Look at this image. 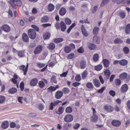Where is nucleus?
Masks as SVG:
<instances>
[{
	"instance_id": "nucleus-28",
	"label": "nucleus",
	"mask_w": 130,
	"mask_h": 130,
	"mask_svg": "<svg viewBox=\"0 0 130 130\" xmlns=\"http://www.w3.org/2000/svg\"><path fill=\"white\" fill-rule=\"evenodd\" d=\"M91 120L93 122H96L98 119V117L95 114H93L91 118Z\"/></svg>"
},
{
	"instance_id": "nucleus-7",
	"label": "nucleus",
	"mask_w": 130,
	"mask_h": 130,
	"mask_svg": "<svg viewBox=\"0 0 130 130\" xmlns=\"http://www.w3.org/2000/svg\"><path fill=\"white\" fill-rule=\"evenodd\" d=\"M128 89L127 85L126 84H125L121 86L120 91L122 93H125L127 91Z\"/></svg>"
},
{
	"instance_id": "nucleus-63",
	"label": "nucleus",
	"mask_w": 130,
	"mask_h": 130,
	"mask_svg": "<svg viewBox=\"0 0 130 130\" xmlns=\"http://www.w3.org/2000/svg\"><path fill=\"white\" fill-rule=\"evenodd\" d=\"M109 94L112 96H114L116 95V93L115 92L112 90H110L109 92Z\"/></svg>"
},
{
	"instance_id": "nucleus-21",
	"label": "nucleus",
	"mask_w": 130,
	"mask_h": 130,
	"mask_svg": "<svg viewBox=\"0 0 130 130\" xmlns=\"http://www.w3.org/2000/svg\"><path fill=\"white\" fill-rule=\"evenodd\" d=\"M93 40L94 42H96L97 44L100 43V38L98 37L96 35H95L93 38Z\"/></svg>"
},
{
	"instance_id": "nucleus-56",
	"label": "nucleus",
	"mask_w": 130,
	"mask_h": 130,
	"mask_svg": "<svg viewBox=\"0 0 130 130\" xmlns=\"http://www.w3.org/2000/svg\"><path fill=\"white\" fill-rule=\"evenodd\" d=\"M119 15L121 18L122 19H123L125 17V14L123 12H121L120 13Z\"/></svg>"
},
{
	"instance_id": "nucleus-33",
	"label": "nucleus",
	"mask_w": 130,
	"mask_h": 130,
	"mask_svg": "<svg viewBox=\"0 0 130 130\" xmlns=\"http://www.w3.org/2000/svg\"><path fill=\"white\" fill-rule=\"evenodd\" d=\"M93 59L95 61H97L98 60L99 56L98 54L97 53L94 54L93 56Z\"/></svg>"
},
{
	"instance_id": "nucleus-43",
	"label": "nucleus",
	"mask_w": 130,
	"mask_h": 130,
	"mask_svg": "<svg viewBox=\"0 0 130 130\" xmlns=\"http://www.w3.org/2000/svg\"><path fill=\"white\" fill-rule=\"evenodd\" d=\"M104 73L106 76L107 75L108 77H109L110 74V72L109 70L107 69L105 71Z\"/></svg>"
},
{
	"instance_id": "nucleus-42",
	"label": "nucleus",
	"mask_w": 130,
	"mask_h": 130,
	"mask_svg": "<svg viewBox=\"0 0 130 130\" xmlns=\"http://www.w3.org/2000/svg\"><path fill=\"white\" fill-rule=\"evenodd\" d=\"M48 20V18L46 16L43 17L42 18L41 21L42 22H47Z\"/></svg>"
},
{
	"instance_id": "nucleus-37",
	"label": "nucleus",
	"mask_w": 130,
	"mask_h": 130,
	"mask_svg": "<svg viewBox=\"0 0 130 130\" xmlns=\"http://www.w3.org/2000/svg\"><path fill=\"white\" fill-rule=\"evenodd\" d=\"M64 49L65 52L67 53L70 52L71 51V48H70V47L68 46H66L65 47Z\"/></svg>"
},
{
	"instance_id": "nucleus-53",
	"label": "nucleus",
	"mask_w": 130,
	"mask_h": 130,
	"mask_svg": "<svg viewBox=\"0 0 130 130\" xmlns=\"http://www.w3.org/2000/svg\"><path fill=\"white\" fill-rule=\"evenodd\" d=\"M31 27L32 28L34 29H33L35 30V31L36 30L37 31H38L39 30V28L35 25H31Z\"/></svg>"
},
{
	"instance_id": "nucleus-24",
	"label": "nucleus",
	"mask_w": 130,
	"mask_h": 130,
	"mask_svg": "<svg viewBox=\"0 0 130 130\" xmlns=\"http://www.w3.org/2000/svg\"><path fill=\"white\" fill-rule=\"evenodd\" d=\"M17 89L15 88H10L8 90L9 92L11 94H14L17 92Z\"/></svg>"
},
{
	"instance_id": "nucleus-49",
	"label": "nucleus",
	"mask_w": 130,
	"mask_h": 130,
	"mask_svg": "<svg viewBox=\"0 0 130 130\" xmlns=\"http://www.w3.org/2000/svg\"><path fill=\"white\" fill-rule=\"evenodd\" d=\"M56 77L55 76H53L51 79V81L52 82H54L55 83H56L57 81L56 80Z\"/></svg>"
},
{
	"instance_id": "nucleus-40",
	"label": "nucleus",
	"mask_w": 130,
	"mask_h": 130,
	"mask_svg": "<svg viewBox=\"0 0 130 130\" xmlns=\"http://www.w3.org/2000/svg\"><path fill=\"white\" fill-rule=\"evenodd\" d=\"M87 87L89 89H93L94 88V86L90 82H88L86 84Z\"/></svg>"
},
{
	"instance_id": "nucleus-1",
	"label": "nucleus",
	"mask_w": 130,
	"mask_h": 130,
	"mask_svg": "<svg viewBox=\"0 0 130 130\" xmlns=\"http://www.w3.org/2000/svg\"><path fill=\"white\" fill-rule=\"evenodd\" d=\"M28 35L29 38L32 39H35L36 36L35 31L33 29H29L28 31Z\"/></svg>"
},
{
	"instance_id": "nucleus-25",
	"label": "nucleus",
	"mask_w": 130,
	"mask_h": 130,
	"mask_svg": "<svg viewBox=\"0 0 130 130\" xmlns=\"http://www.w3.org/2000/svg\"><path fill=\"white\" fill-rule=\"evenodd\" d=\"M51 36V34L49 32H47L43 35V38L44 40L49 39Z\"/></svg>"
},
{
	"instance_id": "nucleus-27",
	"label": "nucleus",
	"mask_w": 130,
	"mask_h": 130,
	"mask_svg": "<svg viewBox=\"0 0 130 130\" xmlns=\"http://www.w3.org/2000/svg\"><path fill=\"white\" fill-rule=\"evenodd\" d=\"M128 62L127 60L123 59L120 61L119 64L122 66H125L127 64Z\"/></svg>"
},
{
	"instance_id": "nucleus-10",
	"label": "nucleus",
	"mask_w": 130,
	"mask_h": 130,
	"mask_svg": "<svg viewBox=\"0 0 130 130\" xmlns=\"http://www.w3.org/2000/svg\"><path fill=\"white\" fill-rule=\"evenodd\" d=\"M60 28L61 30L63 32L67 28V26L64 22L62 21L60 23Z\"/></svg>"
},
{
	"instance_id": "nucleus-17",
	"label": "nucleus",
	"mask_w": 130,
	"mask_h": 130,
	"mask_svg": "<svg viewBox=\"0 0 130 130\" xmlns=\"http://www.w3.org/2000/svg\"><path fill=\"white\" fill-rule=\"evenodd\" d=\"M81 30L83 35L85 37L87 36L88 34L86 30L83 25H82L81 27Z\"/></svg>"
},
{
	"instance_id": "nucleus-57",
	"label": "nucleus",
	"mask_w": 130,
	"mask_h": 130,
	"mask_svg": "<svg viewBox=\"0 0 130 130\" xmlns=\"http://www.w3.org/2000/svg\"><path fill=\"white\" fill-rule=\"evenodd\" d=\"M105 89V87H104L102 88L101 89L97 91L99 93H102L104 90Z\"/></svg>"
},
{
	"instance_id": "nucleus-64",
	"label": "nucleus",
	"mask_w": 130,
	"mask_h": 130,
	"mask_svg": "<svg viewBox=\"0 0 130 130\" xmlns=\"http://www.w3.org/2000/svg\"><path fill=\"white\" fill-rule=\"evenodd\" d=\"M80 124L78 123H76L75 124L73 127V128L75 129H77L80 126Z\"/></svg>"
},
{
	"instance_id": "nucleus-4",
	"label": "nucleus",
	"mask_w": 130,
	"mask_h": 130,
	"mask_svg": "<svg viewBox=\"0 0 130 130\" xmlns=\"http://www.w3.org/2000/svg\"><path fill=\"white\" fill-rule=\"evenodd\" d=\"M119 77L121 79H126L127 80H128L130 79V76L128 75L126 73H121L119 76Z\"/></svg>"
},
{
	"instance_id": "nucleus-11",
	"label": "nucleus",
	"mask_w": 130,
	"mask_h": 130,
	"mask_svg": "<svg viewBox=\"0 0 130 130\" xmlns=\"http://www.w3.org/2000/svg\"><path fill=\"white\" fill-rule=\"evenodd\" d=\"M38 79L37 78H34L32 79L30 81L29 84L31 86H35L38 83Z\"/></svg>"
},
{
	"instance_id": "nucleus-55",
	"label": "nucleus",
	"mask_w": 130,
	"mask_h": 130,
	"mask_svg": "<svg viewBox=\"0 0 130 130\" xmlns=\"http://www.w3.org/2000/svg\"><path fill=\"white\" fill-rule=\"evenodd\" d=\"M55 26L57 30H58L60 29V24L58 22H57L55 24Z\"/></svg>"
},
{
	"instance_id": "nucleus-23",
	"label": "nucleus",
	"mask_w": 130,
	"mask_h": 130,
	"mask_svg": "<svg viewBox=\"0 0 130 130\" xmlns=\"http://www.w3.org/2000/svg\"><path fill=\"white\" fill-rule=\"evenodd\" d=\"M86 63L84 60L82 61L80 63V67L81 69H84L86 67Z\"/></svg>"
},
{
	"instance_id": "nucleus-30",
	"label": "nucleus",
	"mask_w": 130,
	"mask_h": 130,
	"mask_svg": "<svg viewBox=\"0 0 130 130\" xmlns=\"http://www.w3.org/2000/svg\"><path fill=\"white\" fill-rule=\"evenodd\" d=\"M55 44L53 43L48 44V46H47V48H48L52 50H54L55 48Z\"/></svg>"
},
{
	"instance_id": "nucleus-35",
	"label": "nucleus",
	"mask_w": 130,
	"mask_h": 130,
	"mask_svg": "<svg viewBox=\"0 0 130 130\" xmlns=\"http://www.w3.org/2000/svg\"><path fill=\"white\" fill-rule=\"evenodd\" d=\"M47 90L48 92H52L55 91L56 90V89H55V87L54 86H51L48 88Z\"/></svg>"
},
{
	"instance_id": "nucleus-46",
	"label": "nucleus",
	"mask_w": 130,
	"mask_h": 130,
	"mask_svg": "<svg viewBox=\"0 0 130 130\" xmlns=\"http://www.w3.org/2000/svg\"><path fill=\"white\" fill-rule=\"evenodd\" d=\"M99 29V28L98 27L96 26L95 27L93 30V34H97L98 33Z\"/></svg>"
},
{
	"instance_id": "nucleus-32",
	"label": "nucleus",
	"mask_w": 130,
	"mask_h": 130,
	"mask_svg": "<svg viewBox=\"0 0 130 130\" xmlns=\"http://www.w3.org/2000/svg\"><path fill=\"white\" fill-rule=\"evenodd\" d=\"M103 67V66L102 64H99L95 66L94 67V69L97 71H100Z\"/></svg>"
},
{
	"instance_id": "nucleus-58",
	"label": "nucleus",
	"mask_w": 130,
	"mask_h": 130,
	"mask_svg": "<svg viewBox=\"0 0 130 130\" xmlns=\"http://www.w3.org/2000/svg\"><path fill=\"white\" fill-rule=\"evenodd\" d=\"M70 48H71V50H74L75 48V45L73 43H70L69 44V46H68Z\"/></svg>"
},
{
	"instance_id": "nucleus-52",
	"label": "nucleus",
	"mask_w": 130,
	"mask_h": 130,
	"mask_svg": "<svg viewBox=\"0 0 130 130\" xmlns=\"http://www.w3.org/2000/svg\"><path fill=\"white\" fill-rule=\"evenodd\" d=\"M9 3H10L11 4V6L13 7V8L14 9H16V4H15V2H10V1L9 2Z\"/></svg>"
},
{
	"instance_id": "nucleus-31",
	"label": "nucleus",
	"mask_w": 130,
	"mask_h": 130,
	"mask_svg": "<svg viewBox=\"0 0 130 130\" xmlns=\"http://www.w3.org/2000/svg\"><path fill=\"white\" fill-rule=\"evenodd\" d=\"M88 74V72L87 70H85L82 73V77L83 79H84L87 78V76Z\"/></svg>"
},
{
	"instance_id": "nucleus-18",
	"label": "nucleus",
	"mask_w": 130,
	"mask_h": 130,
	"mask_svg": "<svg viewBox=\"0 0 130 130\" xmlns=\"http://www.w3.org/2000/svg\"><path fill=\"white\" fill-rule=\"evenodd\" d=\"M103 61L104 67H107L109 66L110 64V62L108 60L106 59H104L103 60Z\"/></svg>"
},
{
	"instance_id": "nucleus-41",
	"label": "nucleus",
	"mask_w": 130,
	"mask_h": 130,
	"mask_svg": "<svg viewBox=\"0 0 130 130\" xmlns=\"http://www.w3.org/2000/svg\"><path fill=\"white\" fill-rule=\"evenodd\" d=\"M123 50L124 53L126 54H127L129 52V48L126 46L124 47L123 49Z\"/></svg>"
},
{
	"instance_id": "nucleus-36",
	"label": "nucleus",
	"mask_w": 130,
	"mask_h": 130,
	"mask_svg": "<svg viewBox=\"0 0 130 130\" xmlns=\"http://www.w3.org/2000/svg\"><path fill=\"white\" fill-rule=\"evenodd\" d=\"M65 111L66 112L69 113L72 112L73 109L71 107L69 106L66 108Z\"/></svg>"
},
{
	"instance_id": "nucleus-12",
	"label": "nucleus",
	"mask_w": 130,
	"mask_h": 130,
	"mask_svg": "<svg viewBox=\"0 0 130 130\" xmlns=\"http://www.w3.org/2000/svg\"><path fill=\"white\" fill-rule=\"evenodd\" d=\"M22 39L23 41L26 42H28L29 41V37L26 34L24 33L22 34Z\"/></svg>"
},
{
	"instance_id": "nucleus-29",
	"label": "nucleus",
	"mask_w": 130,
	"mask_h": 130,
	"mask_svg": "<svg viewBox=\"0 0 130 130\" xmlns=\"http://www.w3.org/2000/svg\"><path fill=\"white\" fill-rule=\"evenodd\" d=\"M62 92L65 94H67L69 93L70 90L67 87H64L62 90Z\"/></svg>"
},
{
	"instance_id": "nucleus-44",
	"label": "nucleus",
	"mask_w": 130,
	"mask_h": 130,
	"mask_svg": "<svg viewBox=\"0 0 130 130\" xmlns=\"http://www.w3.org/2000/svg\"><path fill=\"white\" fill-rule=\"evenodd\" d=\"M65 22L68 25H70L71 23V21L68 18H66L65 19Z\"/></svg>"
},
{
	"instance_id": "nucleus-14",
	"label": "nucleus",
	"mask_w": 130,
	"mask_h": 130,
	"mask_svg": "<svg viewBox=\"0 0 130 130\" xmlns=\"http://www.w3.org/2000/svg\"><path fill=\"white\" fill-rule=\"evenodd\" d=\"M66 12V9L64 7H62L61 8L59 11V14L63 16L64 15Z\"/></svg>"
},
{
	"instance_id": "nucleus-59",
	"label": "nucleus",
	"mask_w": 130,
	"mask_h": 130,
	"mask_svg": "<svg viewBox=\"0 0 130 130\" xmlns=\"http://www.w3.org/2000/svg\"><path fill=\"white\" fill-rule=\"evenodd\" d=\"M59 103H62V102L57 100H54L53 103L54 104V106L57 105Z\"/></svg>"
},
{
	"instance_id": "nucleus-22",
	"label": "nucleus",
	"mask_w": 130,
	"mask_h": 130,
	"mask_svg": "<svg viewBox=\"0 0 130 130\" xmlns=\"http://www.w3.org/2000/svg\"><path fill=\"white\" fill-rule=\"evenodd\" d=\"M123 41L120 38H117L115 39L114 42L116 44H120L123 43Z\"/></svg>"
},
{
	"instance_id": "nucleus-38",
	"label": "nucleus",
	"mask_w": 130,
	"mask_h": 130,
	"mask_svg": "<svg viewBox=\"0 0 130 130\" xmlns=\"http://www.w3.org/2000/svg\"><path fill=\"white\" fill-rule=\"evenodd\" d=\"M38 85L39 87L41 88H43L45 86L44 83L42 81H39Z\"/></svg>"
},
{
	"instance_id": "nucleus-54",
	"label": "nucleus",
	"mask_w": 130,
	"mask_h": 130,
	"mask_svg": "<svg viewBox=\"0 0 130 130\" xmlns=\"http://www.w3.org/2000/svg\"><path fill=\"white\" fill-rule=\"evenodd\" d=\"M77 51L79 53H82L84 52V50L82 46L77 50Z\"/></svg>"
},
{
	"instance_id": "nucleus-19",
	"label": "nucleus",
	"mask_w": 130,
	"mask_h": 130,
	"mask_svg": "<svg viewBox=\"0 0 130 130\" xmlns=\"http://www.w3.org/2000/svg\"><path fill=\"white\" fill-rule=\"evenodd\" d=\"M64 110L63 107L61 106L59 107L58 110L56 111V112L57 114L60 115L63 112Z\"/></svg>"
},
{
	"instance_id": "nucleus-15",
	"label": "nucleus",
	"mask_w": 130,
	"mask_h": 130,
	"mask_svg": "<svg viewBox=\"0 0 130 130\" xmlns=\"http://www.w3.org/2000/svg\"><path fill=\"white\" fill-rule=\"evenodd\" d=\"M88 48L91 50H94L96 48V46L94 44L89 43L88 44Z\"/></svg>"
},
{
	"instance_id": "nucleus-62",
	"label": "nucleus",
	"mask_w": 130,
	"mask_h": 130,
	"mask_svg": "<svg viewBox=\"0 0 130 130\" xmlns=\"http://www.w3.org/2000/svg\"><path fill=\"white\" fill-rule=\"evenodd\" d=\"M18 56L20 57H24V55L22 51H18Z\"/></svg>"
},
{
	"instance_id": "nucleus-48",
	"label": "nucleus",
	"mask_w": 130,
	"mask_h": 130,
	"mask_svg": "<svg viewBox=\"0 0 130 130\" xmlns=\"http://www.w3.org/2000/svg\"><path fill=\"white\" fill-rule=\"evenodd\" d=\"M121 83V81L119 79H116L115 81V84L116 85H119Z\"/></svg>"
},
{
	"instance_id": "nucleus-45",
	"label": "nucleus",
	"mask_w": 130,
	"mask_h": 130,
	"mask_svg": "<svg viewBox=\"0 0 130 130\" xmlns=\"http://www.w3.org/2000/svg\"><path fill=\"white\" fill-rule=\"evenodd\" d=\"M37 65L39 68H42L44 67L45 66V64L43 63L38 62L37 63Z\"/></svg>"
},
{
	"instance_id": "nucleus-34",
	"label": "nucleus",
	"mask_w": 130,
	"mask_h": 130,
	"mask_svg": "<svg viewBox=\"0 0 130 130\" xmlns=\"http://www.w3.org/2000/svg\"><path fill=\"white\" fill-rule=\"evenodd\" d=\"M63 40V39L62 38H58L55 39L54 40L55 43H60Z\"/></svg>"
},
{
	"instance_id": "nucleus-3",
	"label": "nucleus",
	"mask_w": 130,
	"mask_h": 130,
	"mask_svg": "<svg viewBox=\"0 0 130 130\" xmlns=\"http://www.w3.org/2000/svg\"><path fill=\"white\" fill-rule=\"evenodd\" d=\"M104 109L107 112H111L114 110L113 107L108 104H106L104 105Z\"/></svg>"
},
{
	"instance_id": "nucleus-9",
	"label": "nucleus",
	"mask_w": 130,
	"mask_h": 130,
	"mask_svg": "<svg viewBox=\"0 0 130 130\" xmlns=\"http://www.w3.org/2000/svg\"><path fill=\"white\" fill-rule=\"evenodd\" d=\"M111 124L113 126H114L118 127L121 124V122L120 121L114 120L112 121Z\"/></svg>"
},
{
	"instance_id": "nucleus-26",
	"label": "nucleus",
	"mask_w": 130,
	"mask_h": 130,
	"mask_svg": "<svg viewBox=\"0 0 130 130\" xmlns=\"http://www.w3.org/2000/svg\"><path fill=\"white\" fill-rule=\"evenodd\" d=\"M130 32V24H128L126 25L125 33L126 34H129Z\"/></svg>"
},
{
	"instance_id": "nucleus-51",
	"label": "nucleus",
	"mask_w": 130,
	"mask_h": 130,
	"mask_svg": "<svg viewBox=\"0 0 130 130\" xmlns=\"http://www.w3.org/2000/svg\"><path fill=\"white\" fill-rule=\"evenodd\" d=\"M74 54L73 53H71L69 55L68 58L70 59H72L74 57Z\"/></svg>"
},
{
	"instance_id": "nucleus-16",
	"label": "nucleus",
	"mask_w": 130,
	"mask_h": 130,
	"mask_svg": "<svg viewBox=\"0 0 130 130\" xmlns=\"http://www.w3.org/2000/svg\"><path fill=\"white\" fill-rule=\"evenodd\" d=\"M93 84L96 87H100L101 85V83L98 79H93Z\"/></svg>"
},
{
	"instance_id": "nucleus-20",
	"label": "nucleus",
	"mask_w": 130,
	"mask_h": 130,
	"mask_svg": "<svg viewBox=\"0 0 130 130\" xmlns=\"http://www.w3.org/2000/svg\"><path fill=\"white\" fill-rule=\"evenodd\" d=\"M55 6L52 4H49L47 7L48 10L49 11H51L55 9Z\"/></svg>"
},
{
	"instance_id": "nucleus-13",
	"label": "nucleus",
	"mask_w": 130,
	"mask_h": 130,
	"mask_svg": "<svg viewBox=\"0 0 130 130\" xmlns=\"http://www.w3.org/2000/svg\"><path fill=\"white\" fill-rule=\"evenodd\" d=\"M9 126V123L8 121H6L3 122L1 125L2 128L4 129L7 128Z\"/></svg>"
},
{
	"instance_id": "nucleus-6",
	"label": "nucleus",
	"mask_w": 130,
	"mask_h": 130,
	"mask_svg": "<svg viewBox=\"0 0 130 130\" xmlns=\"http://www.w3.org/2000/svg\"><path fill=\"white\" fill-rule=\"evenodd\" d=\"M2 30L6 32H8L11 30L10 27L7 24L3 25L1 27Z\"/></svg>"
},
{
	"instance_id": "nucleus-60",
	"label": "nucleus",
	"mask_w": 130,
	"mask_h": 130,
	"mask_svg": "<svg viewBox=\"0 0 130 130\" xmlns=\"http://www.w3.org/2000/svg\"><path fill=\"white\" fill-rule=\"evenodd\" d=\"M98 6L96 5L93 8L92 10V13H95L98 9Z\"/></svg>"
},
{
	"instance_id": "nucleus-39",
	"label": "nucleus",
	"mask_w": 130,
	"mask_h": 130,
	"mask_svg": "<svg viewBox=\"0 0 130 130\" xmlns=\"http://www.w3.org/2000/svg\"><path fill=\"white\" fill-rule=\"evenodd\" d=\"M14 2L18 6H20L22 5V3L21 0H15Z\"/></svg>"
},
{
	"instance_id": "nucleus-47",
	"label": "nucleus",
	"mask_w": 130,
	"mask_h": 130,
	"mask_svg": "<svg viewBox=\"0 0 130 130\" xmlns=\"http://www.w3.org/2000/svg\"><path fill=\"white\" fill-rule=\"evenodd\" d=\"M20 87L21 88V91H23L24 89V84L23 82H21L20 85Z\"/></svg>"
},
{
	"instance_id": "nucleus-50",
	"label": "nucleus",
	"mask_w": 130,
	"mask_h": 130,
	"mask_svg": "<svg viewBox=\"0 0 130 130\" xmlns=\"http://www.w3.org/2000/svg\"><path fill=\"white\" fill-rule=\"evenodd\" d=\"M5 98L4 96H0V104L3 103L5 101Z\"/></svg>"
},
{
	"instance_id": "nucleus-61",
	"label": "nucleus",
	"mask_w": 130,
	"mask_h": 130,
	"mask_svg": "<svg viewBox=\"0 0 130 130\" xmlns=\"http://www.w3.org/2000/svg\"><path fill=\"white\" fill-rule=\"evenodd\" d=\"M81 78L80 75H78L76 76L75 79L76 81L79 82Z\"/></svg>"
},
{
	"instance_id": "nucleus-2",
	"label": "nucleus",
	"mask_w": 130,
	"mask_h": 130,
	"mask_svg": "<svg viewBox=\"0 0 130 130\" xmlns=\"http://www.w3.org/2000/svg\"><path fill=\"white\" fill-rule=\"evenodd\" d=\"M73 117L71 115L68 114L65 116L64 120L67 122H69L72 121L73 120Z\"/></svg>"
},
{
	"instance_id": "nucleus-8",
	"label": "nucleus",
	"mask_w": 130,
	"mask_h": 130,
	"mask_svg": "<svg viewBox=\"0 0 130 130\" xmlns=\"http://www.w3.org/2000/svg\"><path fill=\"white\" fill-rule=\"evenodd\" d=\"M63 92L61 91H57L55 93V96L57 99H60L63 96Z\"/></svg>"
},
{
	"instance_id": "nucleus-5",
	"label": "nucleus",
	"mask_w": 130,
	"mask_h": 130,
	"mask_svg": "<svg viewBox=\"0 0 130 130\" xmlns=\"http://www.w3.org/2000/svg\"><path fill=\"white\" fill-rule=\"evenodd\" d=\"M42 46L41 45H39L36 48L34 51V53L35 55L39 54L42 51Z\"/></svg>"
}]
</instances>
